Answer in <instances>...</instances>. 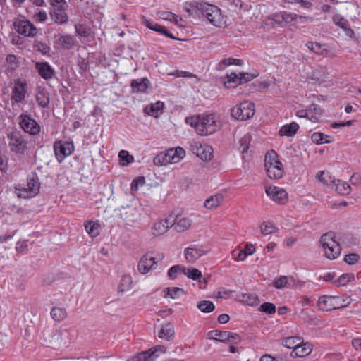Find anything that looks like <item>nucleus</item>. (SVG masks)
I'll return each instance as SVG.
<instances>
[{
    "label": "nucleus",
    "mask_w": 361,
    "mask_h": 361,
    "mask_svg": "<svg viewBox=\"0 0 361 361\" xmlns=\"http://www.w3.org/2000/svg\"><path fill=\"white\" fill-rule=\"evenodd\" d=\"M187 124L193 127L200 135L212 134L217 129L215 117L213 114L186 118Z\"/></svg>",
    "instance_id": "1"
},
{
    "label": "nucleus",
    "mask_w": 361,
    "mask_h": 361,
    "mask_svg": "<svg viewBox=\"0 0 361 361\" xmlns=\"http://www.w3.org/2000/svg\"><path fill=\"white\" fill-rule=\"evenodd\" d=\"M197 13L202 15L211 24L220 27L223 23L221 10L216 6L207 3H200L196 6Z\"/></svg>",
    "instance_id": "2"
},
{
    "label": "nucleus",
    "mask_w": 361,
    "mask_h": 361,
    "mask_svg": "<svg viewBox=\"0 0 361 361\" xmlns=\"http://www.w3.org/2000/svg\"><path fill=\"white\" fill-rule=\"evenodd\" d=\"M185 155V150L178 147L176 148H171L166 152H160L153 159L155 166H162L169 164L179 162Z\"/></svg>",
    "instance_id": "3"
},
{
    "label": "nucleus",
    "mask_w": 361,
    "mask_h": 361,
    "mask_svg": "<svg viewBox=\"0 0 361 361\" xmlns=\"http://www.w3.org/2000/svg\"><path fill=\"white\" fill-rule=\"evenodd\" d=\"M264 166L267 176L270 178L279 179L283 176V164L279 161L276 152L271 151L266 154Z\"/></svg>",
    "instance_id": "4"
},
{
    "label": "nucleus",
    "mask_w": 361,
    "mask_h": 361,
    "mask_svg": "<svg viewBox=\"0 0 361 361\" xmlns=\"http://www.w3.org/2000/svg\"><path fill=\"white\" fill-rule=\"evenodd\" d=\"M324 249L325 256L329 259L337 258L341 251V247L338 243L335 240L334 233L329 232L323 234L319 240Z\"/></svg>",
    "instance_id": "5"
},
{
    "label": "nucleus",
    "mask_w": 361,
    "mask_h": 361,
    "mask_svg": "<svg viewBox=\"0 0 361 361\" xmlns=\"http://www.w3.org/2000/svg\"><path fill=\"white\" fill-rule=\"evenodd\" d=\"M71 335L67 329H63L55 334H48L45 336V341L48 346L59 349L67 347L71 343Z\"/></svg>",
    "instance_id": "6"
},
{
    "label": "nucleus",
    "mask_w": 361,
    "mask_h": 361,
    "mask_svg": "<svg viewBox=\"0 0 361 361\" xmlns=\"http://www.w3.org/2000/svg\"><path fill=\"white\" fill-rule=\"evenodd\" d=\"M255 104L245 101L231 109V116L239 121H246L255 114Z\"/></svg>",
    "instance_id": "7"
},
{
    "label": "nucleus",
    "mask_w": 361,
    "mask_h": 361,
    "mask_svg": "<svg viewBox=\"0 0 361 361\" xmlns=\"http://www.w3.org/2000/svg\"><path fill=\"white\" fill-rule=\"evenodd\" d=\"M118 217L126 224L132 225L138 221L140 216L139 209L134 204L122 206L116 209Z\"/></svg>",
    "instance_id": "8"
},
{
    "label": "nucleus",
    "mask_w": 361,
    "mask_h": 361,
    "mask_svg": "<svg viewBox=\"0 0 361 361\" xmlns=\"http://www.w3.org/2000/svg\"><path fill=\"white\" fill-rule=\"evenodd\" d=\"M11 151L16 154H23L27 149V142L20 131L13 130L7 135Z\"/></svg>",
    "instance_id": "9"
},
{
    "label": "nucleus",
    "mask_w": 361,
    "mask_h": 361,
    "mask_svg": "<svg viewBox=\"0 0 361 361\" xmlns=\"http://www.w3.org/2000/svg\"><path fill=\"white\" fill-rule=\"evenodd\" d=\"M165 353V346L158 345L146 351H142L137 354L128 360V361H154L160 354Z\"/></svg>",
    "instance_id": "10"
},
{
    "label": "nucleus",
    "mask_w": 361,
    "mask_h": 361,
    "mask_svg": "<svg viewBox=\"0 0 361 361\" xmlns=\"http://www.w3.org/2000/svg\"><path fill=\"white\" fill-rule=\"evenodd\" d=\"M164 257V254H158L157 257H153L151 254H146L140 259L137 269L141 274H146L151 269H154V265L157 264V261H161Z\"/></svg>",
    "instance_id": "11"
},
{
    "label": "nucleus",
    "mask_w": 361,
    "mask_h": 361,
    "mask_svg": "<svg viewBox=\"0 0 361 361\" xmlns=\"http://www.w3.org/2000/svg\"><path fill=\"white\" fill-rule=\"evenodd\" d=\"M16 32L25 37H34L37 33L36 27L25 18H17L13 23Z\"/></svg>",
    "instance_id": "12"
},
{
    "label": "nucleus",
    "mask_w": 361,
    "mask_h": 361,
    "mask_svg": "<svg viewBox=\"0 0 361 361\" xmlns=\"http://www.w3.org/2000/svg\"><path fill=\"white\" fill-rule=\"evenodd\" d=\"M265 192L271 200L279 204H284L288 201V193L282 188L274 185L267 186Z\"/></svg>",
    "instance_id": "13"
},
{
    "label": "nucleus",
    "mask_w": 361,
    "mask_h": 361,
    "mask_svg": "<svg viewBox=\"0 0 361 361\" xmlns=\"http://www.w3.org/2000/svg\"><path fill=\"white\" fill-rule=\"evenodd\" d=\"M16 194L18 197H32L39 191V183L37 179L32 178L27 181V188L16 189Z\"/></svg>",
    "instance_id": "14"
},
{
    "label": "nucleus",
    "mask_w": 361,
    "mask_h": 361,
    "mask_svg": "<svg viewBox=\"0 0 361 361\" xmlns=\"http://www.w3.org/2000/svg\"><path fill=\"white\" fill-rule=\"evenodd\" d=\"M174 219L173 214H169L164 220L155 222L152 228V234L159 236L166 233L168 229L174 225Z\"/></svg>",
    "instance_id": "15"
},
{
    "label": "nucleus",
    "mask_w": 361,
    "mask_h": 361,
    "mask_svg": "<svg viewBox=\"0 0 361 361\" xmlns=\"http://www.w3.org/2000/svg\"><path fill=\"white\" fill-rule=\"evenodd\" d=\"M54 149L56 157L59 163L67 156L70 155L73 151V146L70 142L62 144L61 142H56L54 145Z\"/></svg>",
    "instance_id": "16"
},
{
    "label": "nucleus",
    "mask_w": 361,
    "mask_h": 361,
    "mask_svg": "<svg viewBox=\"0 0 361 361\" xmlns=\"http://www.w3.org/2000/svg\"><path fill=\"white\" fill-rule=\"evenodd\" d=\"M20 127L25 133L33 135L39 133V126L34 119L27 115H22L20 116Z\"/></svg>",
    "instance_id": "17"
},
{
    "label": "nucleus",
    "mask_w": 361,
    "mask_h": 361,
    "mask_svg": "<svg viewBox=\"0 0 361 361\" xmlns=\"http://www.w3.org/2000/svg\"><path fill=\"white\" fill-rule=\"evenodd\" d=\"M68 8L63 6V5L53 7V9L50 11V16L54 23L61 25L68 22V16L66 13Z\"/></svg>",
    "instance_id": "18"
},
{
    "label": "nucleus",
    "mask_w": 361,
    "mask_h": 361,
    "mask_svg": "<svg viewBox=\"0 0 361 361\" xmlns=\"http://www.w3.org/2000/svg\"><path fill=\"white\" fill-rule=\"evenodd\" d=\"M174 229L178 232H184L189 229L192 225V221L188 218L179 215H174Z\"/></svg>",
    "instance_id": "19"
},
{
    "label": "nucleus",
    "mask_w": 361,
    "mask_h": 361,
    "mask_svg": "<svg viewBox=\"0 0 361 361\" xmlns=\"http://www.w3.org/2000/svg\"><path fill=\"white\" fill-rule=\"evenodd\" d=\"M205 253L206 252L201 247H190L185 250V259L188 262H195Z\"/></svg>",
    "instance_id": "20"
},
{
    "label": "nucleus",
    "mask_w": 361,
    "mask_h": 361,
    "mask_svg": "<svg viewBox=\"0 0 361 361\" xmlns=\"http://www.w3.org/2000/svg\"><path fill=\"white\" fill-rule=\"evenodd\" d=\"M35 68L38 71L39 74L43 78L48 80L52 78L54 70L48 63L37 62L35 64Z\"/></svg>",
    "instance_id": "21"
},
{
    "label": "nucleus",
    "mask_w": 361,
    "mask_h": 361,
    "mask_svg": "<svg viewBox=\"0 0 361 361\" xmlns=\"http://www.w3.org/2000/svg\"><path fill=\"white\" fill-rule=\"evenodd\" d=\"M164 107V102L158 101L154 104L147 105L144 109V112L148 115L157 118L161 113Z\"/></svg>",
    "instance_id": "22"
},
{
    "label": "nucleus",
    "mask_w": 361,
    "mask_h": 361,
    "mask_svg": "<svg viewBox=\"0 0 361 361\" xmlns=\"http://www.w3.org/2000/svg\"><path fill=\"white\" fill-rule=\"evenodd\" d=\"M333 21L336 25L343 29L348 36L351 37L354 35L353 30L350 27L348 21L341 15H335L333 17Z\"/></svg>",
    "instance_id": "23"
},
{
    "label": "nucleus",
    "mask_w": 361,
    "mask_h": 361,
    "mask_svg": "<svg viewBox=\"0 0 361 361\" xmlns=\"http://www.w3.org/2000/svg\"><path fill=\"white\" fill-rule=\"evenodd\" d=\"M312 349L311 348V345L308 343H304L302 341V343L301 344H299L298 348H295V350H293L290 353L291 357H302L307 355H309L312 352Z\"/></svg>",
    "instance_id": "24"
},
{
    "label": "nucleus",
    "mask_w": 361,
    "mask_h": 361,
    "mask_svg": "<svg viewBox=\"0 0 361 361\" xmlns=\"http://www.w3.org/2000/svg\"><path fill=\"white\" fill-rule=\"evenodd\" d=\"M196 154L203 161H209L213 157V149L209 145H200L196 149Z\"/></svg>",
    "instance_id": "25"
},
{
    "label": "nucleus",
    "mask_w": 361,
    "mask_h": 361,
    "mask_svg": "<svg viewBox=\"0 0 361 361\" xmlns=\"http://www.w3.org/2000/svg\"><path fill=\"white\" fill-rule=\"evenodd\" d=\"M331 182L332 183V187L334 185L336 190L341 195H346L351 191V187L345 181L334 178L331 180Z\"/></svg>",
    "instance_id": "26"
},
{
    "label": "nucleus",
    "mask_w": 361,
    "mask_h": 361,
    "mask_svg": "<svg viewBox=\"0 0 361 361\" xmlns=\"http://www.w3.org/2000/svg\"><path fill=\"white\" fill-rule=\"evenodd\" d=\"M174 329L171 323H167L161 326V328L158 334V336L161 339L171 341L174 337Z\"/></svg>",
    "instance_id": "27"
},
{
    "label": "nucleus",
    "mask_w": 361,
    "mask_h": 361,
    "mask_svg": "<svg viewBox=\"0 0 361 361\" xmlns=\"http://www.w3.org/2000/svg\"><path fill=\"white\" fill-rule=\"evenodd\" d=\"M299 128V125L295 122L283 126L279 131L281 136L292 137L295 135Z\"/></svg>",
    "instance_id": "28"
},
{
    "label": "nucleus",
    "mask_w": 361,
    "mask_h": 361,
    "mask_svg": "<svg viewBox=\"0 0 361 361\" xmlns=\"http://www.w3.org/2000/svg\"><path fill=\"white\" fill-rule=\"evenodd\" d=\"M224 199V195L220 193L212 195L206 200L204 207L209 209H216L221 204Z\"/></svg>",
    "instance_id": "29"
},
{
    "label": "nucleus",
    "mask_w": 361,
    "mask_h": 361,
    "mask_svg": "<svg viewBox=\"0 0 361 361\" xmlns=\"http://www.w3.org/2000/svg\"><path fill=\"white\" fill-rule=\"evenodd\" d=\"M142 23L143 24L147 27L148 28L163 33L166 37L174 39V37L173 35L170 32H169L166 30L164 29V27H162L160 25H158L157 23H155L152 21H150L149 20L146 19L145 18H142Z\"/></svg>",
    "instance_id": "30"
},
{
    "label": "nucleus",
    "mask_w": 361,
    "mask_h": 361,
    "mask_svg": "<svg viewBox=\"0 0 361 361\" xmlns=\"http://www.w3.org/2000/svg\"><path fill=\"white\" fill-rule=\"evenodd\" d=\"M149 81L147 78H142L140 80H133L131 82V87L133 92H143L149 86Z\"/></svg>",
    "instance_id": "31"
},
{
    "label": "nucleus",
    "mask_w": 361,
    "mask_h": 361,
    "mask_svg": "<svg viewBox=\"0 0 361 361\" xmlns=\"http://www.w3.org/2000/svg\"><path fill=\"white\" fill-rule=\"evenodd\" d=\"M209 338L214 341L227 343L228 342V331L212 330L209 332Z\"/></svg>",
    "instance_id": "32"
},
{
    "label": "nucleus",
    "mask_w": 361,
    "mask_h": 361,
    "mask_svg": "<svg viewBox=\"0 0 361 361\" xmlns=\"http://www.w3.org/2000/svg\"><path fill=\"white\" fill-rule=\"evenodd\" d=\"M58 43L64 49H71L75 46L73 37L69 35H61L59 37Z\"/></svg>",
    "instance_id": "33"
},
{
    "label": "nucleus",
    "mask_w": 361,
    "mask_h": 361,
    "mask_svg": "<svg viewBox=\"0 0 361 361\" xmlns=\"http://www.w3.org/2000/svg\"><path fill=\"white\" fill-rule=\"evenodd\" d=\"M25 90L22 83H17L12 91V98L17 102H22L25 98Z\"/></svg>",
    "instance_id": "34"
},
{
    "label": "nucleus",
    "mask_w": 361,
    "mask_h": 361,
    "mask_svg": "<svg viewBox=\"0 0 361 361\" xmlns=\"http://www.w3.org/2000/svg\"><path fill=\"white\" fill-rule=\"evenodd\" d=\"M307 119L312 122H317L322 115L321 110L317 105L313 104L307 109Z\"/></svg>",
    "instance_id": "35"
},
{
    "label": "nucleus",
    "mask_w": 361,
    "mask_h": 361,
    "mask_svg": "<svg viewBox=\"0 0 361 361\" xmlns=\"http://www.w3.org/2000/svg\"><path fill=\"white\" fill-rule=\"evenodd\" d=\"M36 100L40 107L46 108L49 104V94L44 90H39L36 94Z\"/></svg>",
    "instance_id": "36"
},
{
    "label": "nucleus",
    "mask_w": 361,
    "mask_h": 361,
    "mask_svg": "<svg viewBox=\"0 0 361 361\" xmlns=\"http://www.w3.org/2000/svg\"><path fill=\"white\" fill-rule=\"evenodd\" d=\"M355 276L353 274H343L341 275L337 279L333 281L336 286H344L348 283L354 281Z\"/></svg>",
    "instance_id": "37"
},
{
    "label": "nucleus",
    "mask_w": 361,
    "mask_h": 361,
    "mask_svg": "<svg viewBox=\"0 0 361 361\" xmlns=\"http://www.w3.org/2000/svg\"><path fill=\"white\" fill-rule=\"evenodd\" d=\"M302 343V338L299 336H290L286 338L282 344L288 348H292L295 350V348H298L299 344Z\"/></svg>",
    "instance_id": "38"
},
{
    "label": "nucleus",
    "mask_w": 361,
    "mask_h": 361,
    "mask_svg": "<svg viewBox=\"0 0 361 361\" xmlns=\"http://www.w3.org/2000/svg\"><path fill=\"white\" fill-rule=\"evenodd\" d=\"M133 284V280L130 276L124 275L122 276L120 284L118 286L119 292L128 291L131 289Z\"/></svg>",
    "instance_id": "39"
},
{
    "label": "nucleus",
    "mask_w": 361,
    "mask_h": 361,
    "mask_svg": "<svg viewBox=\"0 0 361 361\" xmlns=\"http://www.w3.org/2000/svg\"><path fill=\"white\" fill-rule=\"evenodd\" d=\"M331 302V298H328L325 295L319 297L318 299L319 309L323 311H327L333 309L334 307Z\"/></svg>",
    "instance_id": "40"
},
{
    "label": "nucleus",
    "mask_w": 361,
    "mask_h": 361,
    "mask_svg": "<svg viewBox=\"0 0 361 361\" xmlns=\"http://www.w3.org/2000/svg\"><path fill=\"white\" fill-rule=\"evenodd\" d=\"M165 295L169 296L172 299H178L184 294V290L178 287H169L164 290Z\"/></svg>",
    "instance_id": "41"
},
{
    "label": "nucleus",
    "mask_w": 361,
    "mask_h": 361,
    "mask_svg": "<svg viewBox=\"0 0 361 361\" xmlns=\"http://www.w3.org/2000/svg\"><path fill=\"white\" fill-rule=\"evenodd\" d=\"M51 316L56 322H61L66 317V311L63 308L54 307L51 311Z\"/></svg>",
    "instance_id": "42"
},
{
    "label": "nucleus",
    "mask_w": 361,
    "mask_h": 361,
    "mask_svg": "<svg viewBox=\"0 0 361 361\" xmlns=\"http://www.w3.org/2000/svg\"><path fill=\"white\" fill-rule=\"evenodd\" d=\"M278 228L270 222H263L260 225V231L263 235H267L276 233Z\"/></svg>",
    "instance_id": "43"
},
{
    "label": "nucleus",
    "mask_w": 361,
    "mask_h": 361,
    "mask_svg": "<svg viewBox=\"0 0 361 361\" xmlns=\"http://www.w3.org/2000/svg\"><path fill=\"white\" fill-rule=\"evenodd\" d=\"M99 224L97 223H94L92 221H89L85 225V229L86 232L91 237H96L99 235Z\"/></svg>",
    "instance_id": "44"
},
{
    "label": "nucleus",
    "mask_w": 361,
    "mask_h": 361,
    "mask_svg": "<svg viewBox=\"0 0 361 361\" xmlns=\"http://www.w3.org/2000/svg\"><path fill=\"white\" fill-rule=\"evenodd\" d=\"M316 178L319 180L324 185H326L329 187H332V183L331 180H333V177H331L328 172L324 171H319L317 176Z\"/></svg>",
    "instance_id": "45"
},
{
    "label": "nucleus",
    "mask_w": 361,
    "mask_h": 361,
    "mask_svg": "<svg viewBox=\"0 0 361 361\" xmlns=\"http://www.w3.org/2000/svg\"><path fill=\"white\" fill-rule=\"evenodd\" d=\"M279 20H281L286 23H290L298 20V15L287 12H281L276 16Z\"/></svg>",
    "instance_id": "46"
},
{
    "label": "nucleus",
    "mask_w": 361,
    "mask_h": 361,
    "mask_svg": "<svg viewBox=\"0 0 361 361\" xmlns=\"http://www.w3.org/2000/svg\"><path fill=\"white\" fill-rule=\"evenodd\" d=\"M197 307L202 312L209 313V312H212L214 310L215 306L212 301L202 300V301H200L197 304Z\"/></svg>",
    "instance_id": "47"
},
{
    "label": "nucleus",
    "mask_w": 361,
    "mask_h": 361,
    "mask_svg": "<svg viewBox=\"0 0 361 361\" xmlns=\"http://www.w3.org/2000/svg\"><path fill=\"white\" fill-rule=\"evenodd\" d=\"M225 3L228 8L232 12L238 13L243 7V2L241 0H226Z\"/></svg>",
    "instance_id": "48"
},
{
    "label": "nucleus",
    "mask_w": 361,
    "mask_h": 361,
    "mask_svg": "<svg viewBox=\"0 0 361 361\" xmlns=\"http://www.w3.org/2000/svg\"><path fill=\"white\" fill-rule=\"evenodd\" d=\"M250 136L248 135L243 136L240 140V149L241 151L242 156L244 159H245V154L247 152V150L250 147Z\"/></svg>",
    "instance_id": "49"
},
{
    "label": "nucleus",
    "mask_w": 361,
    "mask_h": 361,
    "mask_svg": "<svg viewBox=\"0 0 361 361\" xmlns=\"http://www.w3.org/2000/svg\"><path fill=\"white\" fill-rule=\"evenodd\" d=\"M185 273V267L178 264L171 267L168 271V276L170 279H174L177 277L178 274Z\"/></svg>",
    "instance_id": "50"
},
{
    "label": "nucleus",
    "mask_w": 361,
    "mask_h": 361,
    "mask_svg": "<svg viewBox=\"0 0 361 361\" xmlns=\"http://www.w3.org/2000/svg\"><path fill=\"white\" fill-rule=\"evenodd\" d=\"M241 300L243 302L251 306H255L259 302L258 298L251 294H243Z\"/></svg>",
    "instance_id": "51"
},
{
    "label": "nucleus",
    "mask_w": 361,
    "mask_h": 361,
    "mask_svg": "<svg viewBox=\"0 0 361 361\" xmlns=\"http://www.w3.org/2000/svg\"><path fill=\"white\" fill-rule=\"evenodd\" d=\"M118 157L120 158V163L123 166H126L133 161V157L126 150H121L118 154Z\"/></svg>",
    "instance_id": "52"
},
{
    "label": "nucleus",
    "mask_w": 361,
    "mask_h": 361,
    "mask_svg": "<svg viewBox=\"0 0 361 361\" xmlns=\"http://www.w3.org/2000/svg\"><path fill=\"white\" fill-rule=\"evenodd\" d=\"M184 275L187 276L188 278L192 279V280H197L202 277L201 271L195 268L190 269L185 267Z\"/></svg>",
    "instance_id": "53"
},
{
    "label": "nucleus",
    "mask_w": 361,
    "mask_h": 361,
    "mask_svg": "<svg viewBox=\"0 0 361 361\" xmlns=\"http://www.w3.org/2000/svg\"><path fill=\"white\" fill-rule=\"evenodd\" d=\"M306 46L310 50L317 54H322L324 51H326V49H322V44L318 42H308Z\"/></svg>",
    "instance_id": "54"
},
{
    "label": "nucleus",
    "mask_w": 361,
    "mask_h": 361,
    "mask_svg": "<svg viewBox=\"0 0 361 361\" xmlns=\"http://www.w3.org/2000/svg\"><path fill=\"white\" fill-rule=\"evenodd\" d=\"M259 311L268 314H272L276 312V305L271 302H264L259 307Z\"/></svg>",
    "instance_id": "55"
},
{
    "label": "nucleus",
    "mask_w": 361,
    "mask_h": 361,
    "mask_svg": "<svg viewBox=\"0 0 361 361\" xmlns=\"http://www.w3.org/2000/svg\"><path fill=\"white\" fill-rule=\"evenodd\" d=\"M159 16L163 20H169L171 22L177 23L178 16L171 12L161 11L159 13Z\"/></svg>",
    "instance_id": "56"
},
{
    "label": "nucleus",
    "mask_w": 361,
    "mask_h": 361,
    "mask_svg": "<svg viewBox=\"0 0 361 361\" xmlns=\"http://www.w3.org/2000/svg\"><path fill=\"white\" fill-rule=\"evenodd\" d=\"M324 137H328V135H325L324 133H314L312 135V140L313 142L317 144H322V143H329V140H324Z\"/></svg>",
    "instance_id": "57"
},
{
    "label": "nucleus",
    "mask_w": 361,
    "mask_h": 361,
    "mask_svg": "<svg viewBox=\"0 0 361 361\" xmlns=\"http://www.w3.org/2000/svg\"><path fill=\"white\" fill-rule=\"evenodd\" d=\"M34 48L42 54H48L50 51V47L41 42H36L34 44Z\"/></svg>",
    "instance_id": "58"
},
{
    "label": "nucleus",
    "mask_w": 361,
    "mask_h": 361,
    "mask_svg": "<svg viewBox=\"0 0 361 361\" xmlns=\"http://www.w3.org/2000/svg\"><path fill=\"white\" fill-rule=\"evenodd\" d=\"M8 157L0 152V171L6 173L8 169Z\"/></svg>",
    "instance_id": "59"
},
{
    "label": "nucleus",
    "mask_w": 361,
    "mask_h": 361,
    "mask_svg": "<svg viewBox=\"0 0 361 361\" xmlns=\"http://www.w3.org/2000/svg\"><path fill=\"white\" fill-rule=\"evenodd\" d=\"M76 32L81 37H88L90 35V29L82 24L75 25Z\"/></svg>",
    "instance_id": "60"
},
{
    "label": "nucleus",
    "mask_w": 361,
    "mask_h": 361,
    "mask_svg": "<svg viewBox=\"0 0 361 361\" xmlns=\"http://www.w3.org/2000/svg\"><path fill=\"white\" fill-rule=\"evenodd\" d=\"M287 283L288 278L286 276H281L274 281L273 285L276 288H282L286 286Z\"/></svg>",
    "instance_id": "61"
},
{
    "label": "nucleus",
    "mask_w": 361,
    "mask_h": 361,
    "mask_svg": "<svg viewBox=\"0 0 361 361\" xmlns=\"http://www.w3.org/2000/svg\"><path fill=\"white\" fill-rule=\"evenodd\" d=\"M256 77L255 75L249 73H240L239 74V82L238 84L245 83L251 81Z\"/></svg>",
    "instance_id": "62"
},
{
    "label": "nucleus",
    "mask_w": 361,
    "mask_h": 361,
    "mask_svg": "<svg viewBox=\"0 0 361 361\" xmlns=\"http://www.w3.org/2000/svg\"><path fill=\"white\" fill-rule=\"evenodd\" d=\"M232 257L237 261H244L247 257L243 250H238L232 252Z\"/></svg>",
    "instance_id": "63"
},
{
    "label": "nucleus",
    "mask_w": 361,
    "mask_h": 361,
    "mask_svg": "<svg viewBox=\"0 0 361 361\" xmlns=\"http://www.w3.org/2000/svg\"><path fill=\"white\" fill-rule=\"evenodd\" d=\"M359 259L360 256L357 254L351 253L345 255L344 261L349 264H353L357 262Z\"/></svg>",
    "instance_id": "64"
}]
</instances>
